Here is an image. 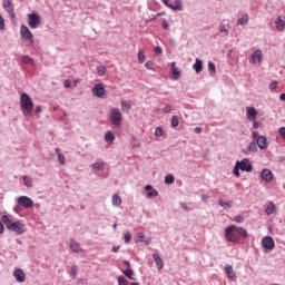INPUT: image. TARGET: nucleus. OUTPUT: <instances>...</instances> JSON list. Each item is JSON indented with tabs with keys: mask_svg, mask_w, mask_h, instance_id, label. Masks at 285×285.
Listing matches in <instances>:
<instances>
[{
	"mask_svg": "<svg viewBox=\"0 0 285 285\" xmlns=\"http://www.w3.org/2000/svg\"><path fill=\"white\" fill-rule=\"evenodd\" d=\"M225 271H226L229 279H237V276L235 275V272H233V266H230V265L226 266Z\"/></svg>",
	"mask_w": 285,
	"mask_h": 285,
	"instance_id": "25",
	"label": "nucleus"
},
{
	"mask_svg": "<svg viewBox=\"0 0 285 285\" xmlns=\"http://www.w3.org/2000/svg\"><path fill=\"white\" fill-rule=\"evenodd\" d=\"M124 239H125V244H130L132 239V234H130V232H126L124 235Z\"/></svg>",
	"mask_w": 285,
	"mask_h": 285,
	"instance_id": "38",
	"label": "nucleus"
},
{
	"mask_svg": "<svg viewBox=\"0 0 285 285\" xmlns=\"http://www.w3.org/2000/svg\"><path fill=\"white\" fill-rule=\"evenodd\" d=\"M252 138L261 150H266L268 148V139H266L265 136H259L258 131H253Z\"/></svg>",
	"mask_w": 285,
	"mask_h": 285,
	"instance_id": "4",
	"label": "nucleus"
},
{
	"mask_svg": "<svg viewBox=\"0 0 285 285\" xmlns=\"http://www.w3.org/2000/svg\"><path fill=\"white\" fill-rule=\"evenodd\" d=\"M79 272V269L77 268V265H73L71 267V272H70V276L72 277V279H77V273Z\"/></svg>",
	"mask_w": 285,
	"mask_h": 285,
	"instance_id": "37",
	"label": "nucleus"
},
{
	"mask_svg": "<svg viewBox=\"0 0 285 285\" xmlns=\"http://www.w3.org/2000/svg\"><path fill=\"white\" fill-rule=\"evenodd\" d=\"M107 71H108V69L106 68V66L97 67V75H98V77H104V75H106Z\"/></svg>",
	"mask_w": 285,
	"mask_h": 285,
	"instance_id": "33",
	"label": "nucleus"
},
{
	"mask_svg": "<svg viewBox=\"0 0 285 285\" xmlns=\"http://www.w3.org/2000/svg\"><path fill=\"white\" fill-rule=\"evenodd\" d=\"M28 19H29L28 24L30 28L35 29L38 26H41V17H39V14L29 13Z\"/></svg>",
	"mask_w": 285,
	"mask_h": 285,
	"instance_id": "9",
	"label": "nucleus"
},
{
	"mask_svg": "<svg viewBox=\"0 0 285 285\" xmlns=\"http://www.w3.org/2000/svg\"><path fill=\"white\" fill-rule=\"evenodd\" d=\"M20 107L24 117L32 115V110L35 108V102H32V98L28 94H21L20 96Z\"/></svg>",
	"mask_w": 285,
	"mask_h": 285,
	"instance_id": "3",
	"label": "nucleus"
},
{
	"mask_svg": "<svg viewBox=\"0 0 285 285\" xmlns=\"http://www.w3.org/2000/svg\"><path fill=\"white\" fill-rule=\"evenodd\" d=\"M3 8L7 10V12H9L10 17L14 19V4H12L11 1H4Z\"/></svg>",
	"mask_w": 285,
	"mask_h": 285,
	"instance_id": "17",
	"label": "nucleus"
},
{
	"mask_svg": "<svg viewBox=\"0 0 285 285\" xmlns=\"http://www.w3.org/2000/svg\"><path fill=\"white\" fill-rule=\"evenodd\" d=\"M124 264H125V266H127L128 268H130V262L124 261Z\"/></svg>",
	"mask_w": 285,
	"mask_h": 285,
	"instance_id": "64",
	"label": "nucleus"
},
{
	"mask_svg": "<svg viewBox=\"0 0 285 285\" xmlns=\"http://www.w3.org/2000/svg\"><path fill=\"white\" fill-rule=\"evenodd\" d=\"M145 190H147V197L148 199H153V197H157L159 195V191H157V189H153V187L150 185H147L145 187Z\"/></svg>",
	"mask_w": 285,
	"mask_h": 285,
	"instance_id": "20",
	"label": "nucleus"
},
{
	"mask_svg": "<svg viewBox=\"0 0 285 285\" xmlns=\"http://www.w3.org/2000/svg\"><path fill=\"white\" fill-rule=\"evenodd\" d=\"M179 126V118L177 116L171 117V128H177Z\"/></svg>",
	"mask_w": 285,
	"mask_h": 285,
	"instance_id": "40",
	"label": "nucleus"
},
{
	"mask_svg": "<svg viewBox=\"0 0 285 285\" xmlns=\"http://www.w3.org/2000/svg\"><path fill=\"white\" fill-rule=\"evenodd\" d=\"M219 206H222V208H225V209L233 208V200H229V202L219 200Z\"/></svg>",
	"mask_w": 285,
	"mask_h": 285,
	"instance_id": "31",
	"label": "nucleus"
},
{
	"mask_svg": "<svg viewBox=\"0 0 285 285\" xmlns=\"http://www.w3.org/2000/svg\"><path fill=\"white\" fill-rule=\"evenodd\" d=\"M91 92L92 95H95V97H98L99 99H104V97H106V88L102 83H96L91 89Z\"/></svg>",
	"mask_w": 285,
	"mask_h": 285,
	"instance_id": "8",
	"label": "nucleus"
},
{
	"mask_svg": "<svg viewBox=\"0 0 285 285\" xmlns=\"http://www.w3.org/2000/svg\"><path fill=\"white\" fill-rule=\"evenodd\" d=\"M18 204L23 208H32V206H35V202L28 196H20L18 198Z\"/></svg>",
	"mask_w": 285,
	"mask_h": 285,
	"instance_id": "10",
	"label": "nucleus"
},
{
	"mask_svg": "<svg viewBox=\"0 0 285 285\" xmlns=\"http://www.w3.org/2000/svg\"><path fill=\"white\" fill-rule=\"evenodd\" d=\"M23 184L24 186H27V188H32V178L28 177V176H23Z\"/></svg>",
	"mask_w": 285,
	"mask_h": 285,
	"instance_id": "34",
	"label": "nucleus"
},
{
	"mask_svg": "<svg viewBox=\"0 0 285 285\" xmlns=\"http://www.w3.org/2000/svg\"><path fill=\"white\" fill-rule=\"evenodd\" d=\"M263 59H264V53H262V50L257 49L252 53L249 63H255L256 61L262 63Z\"/></svg>",
	"mask_w": 285,
	"mask_h": 285,
	"instance_id": "12",
	"label": "nucleus"
},
{
	"mask_svg": "<svg viewBox=\"0 0 285 285\" xmlns=\"http://www.w3.org/2000/svg\"><path fill=\"white\" fill-rule=\"evenodd\" d=\"M262 246L266 248V250H273L275 248V240L271 236H265L262 239Z\"/></svg>",
	"mask_w": 285,
	"mask_h": 285,
	"instance_id": "11",
	"label": "nucleus"
},
{
	"mask_svg": "<svg viewBox=\"0 0 285 285\" xmlns=\"http://www.w3.org/2000/svg\"><path fill=\"white\" fill-rule=\"evenodd\" d=\"M271 90H275L277 88V81H274L269 85Z\"/></svg>",
	"mask_w": 285,
	"mask_h": 285,
	"instance_id": "58",
	"label": "nucleus"
},
{
	"mask_svg": "<svg viewBox=\"0 0 285 285\" xmlns=\"http://www.w3.org/2000/svg\"><path fill=\"white\" fill-rule=\"evenodd\" d=\"M105 141H107V144H112V141H115V134H112V131H107L105 134Z\"/></svg>",
	"mask_w": 285,
	"mask_h": 285,
	"instance_id": "26",
	"label": "nucleus"
},
{
	"mask_svg": "<svg viewBox=\"0 0 285 285\" xmlns=\"http://www.w3.org/2000/svg\"><path fill=\"white\" fill-rule=\"evenodd\" d=\"M165 184H168V185L175 184V176H173V175L166 176L165 177Z\"/></svg>",
	"mask_w": 285,
	"mask_h": 285,
	"instance_id": "42",
	"label": "nucleus"
},
{
	"mask_svg": "<svg viewBox=\"0 0 285 285\" xmlns=\"http://www.w3.org/2000/svg\"><path fill=\"white\" fill-rule=\"evenodd\" d=\"M208 71H209V75H212V77L215 75L216 67L213 62H208Z\"/></svg>",
	"mask_w": 285,
	"mask_h": 285,
	"instance_id": "41",
	"label": "nucleus"
},
{
	"mask_svg": "<svg viewBox=\"0 0 285 285\" xmlns=\"http://www.w3.org/2000/svg\"><path fill=\"white\" fill-rule=\"evenodd\" d=\"M276 210H277V207L275 206V203L268 202L265 209L266 215H274Z\"/></svg>",
	"mask_w": 285,
	"mask_h": 285,
	"instance_id": "21",
	"label": "nucleus"
},
{
	"mask_svg": "<svg viewBox=\"0 0 285 285\" xmlns=\"http://www.w3.org/2000/svg\"><path fill=\"white\" fill-rule=\"evenodd\" d=\"M91 168H92V170H96V173L98 170H104V163H95L91 165Z\"/></svg>",
	"mask_w": 285,
	"mask_h": 285,
	"instance_id": "35",
	"label": "nucleus"
},
{
	"mask_svg": "<svg viewBox=\"0 0 285 285\" xmlns=\"http://www.w3.org/2000/svg\"><path fill=\"white\" fill-rule=\"evenodd\" d=\"M173 111V107L171 106H166L164 109H163V112H165L166 115H168V112H171Z\"/></svg>",
	"mask_w": 285,
	"mask_h": 285,
	"instance_id": "54",
	"label": "nucleus"
},
{
	"mask_svg": "<svg viewBox=\"0 0 285 285\" xmlns=\"http://www.w3.org/2000/svg\"><path fill=\"white\" fill-rule=\"evenodd\" d=\"M22 61L23 63H29L31 66L35 63V60L30 56H23Z\"/></svg>",
	"mask_w": 285,
	"mask_h": 285,
	"instance_id": "39",
	"label": "nucleus"
},
{
	"mask_svg": "<svg viewBox=\"0 0 285 285\" xmlns=\"http://www.w3.org/2000/svg\"><path fill=\"white\" fill-rule=\"evenodd\" d=\"M63 86H65V88H70V86H72V81L67 79V80H65Z\"/></svg>",
	"mask_w": 285,
	"mask_h": 285,
	"instance_id": "55",
	"label": "nucleus"
},
{
	"mask_svg": "<svg viewBox=\"0 0 285 285\" xmlns=\"http://www.w3.org/2000/svg\"><path fill=\"white\" fill-rule=\"evenodd\" d=\"M176 66H177L176 62L171 63V75H173V79H175V81H177V79H179V77H181V71Z\"/></svg>",
	"mask_w": 285,
	"mask_h": 285,
	"instance_id": "18",
	"label": "nucleus"
},
{
	"mask_svg": "<svg viewBox=\"0 0 285 285\" xmlns=\"http://www.w3.org/2000/svg\"><path fill=\"white\" fill-rule=\"evenodd\" d=\"M165 6L171 8V10H184L181 1H164Z\"/></svg>",
	"mask_w": 285,
	"mask_h": 285,
	"instance_id": "15",
	"label": "nucleus"
},
{
	"mask_svg": "<svg viewBox=\"0 0 285 285\" xmlns=\"http://www.w3.org/2000/svg\"><path fill=\"white\" fill-rule=\"evenodd\" d=\"M246 117L248 121H255L257 119V109L255 107H246Z\"/></svg>",
	"mask_w": 285,
	"mask_h": 285,
	"instance_id": "13",
	"label": "nucleus"
},
{
	"mask_svg": "<svg viewBox=\"0 0 285 285\" xmlns=\"http://www.w3.org/2000/svg\"><path fill=\"white\" fill-rule=\"evenodd\" d=\"M278 134L281 135V137H282L283 139H285V127H281V128L278 129Z\"/></svg>",
	"mask_w": 285,
	"mask_h": 285,
	"instance_id": "52",
	"label": "nucleus"
},
{
	"mask_svg": "<svg viewBox=\"0 0 285 285\" xmlns=\"http://www.w3.org/2000/svg\"><path fill=\"white\" fill-rule=\"evenodd\" d=\"M202 199H203V202H208L209 197L206 196V195H203V196H202Z\"/></svg>",
	"mask_w": 285,
	"mask_h": 285,
	"instance_id": "62",
	"label": "nucleus"
},
{
	"mask_svg": "<svg viewBox=\"0 0 285 285\" xmlns=\"http://www.w3.org/2000/svg\"><path fill=\"white\" fill-rule=\"evenodd\" d=\"M13 277L17 282L23 283L26 282V273H23V269L18 268L13 272Z\"/></svg>",
	"mask_w": 285,
	"mask_h": 285,
	"instance_id": "16",
	"label": "nucleus"
},
{
	"mask_svg": "<svg viewBox=\"0 0 285 285\" xmlns=\"http://www.w3.org/2000/svg\"><path fill=\"white\" fill-rule=\"evenodd\" d=\"M155 65L153 63V61H147L146 63H145V67H146V69L147 70H153V67H154Z\"/></svg>",
	"mask_w": 285,
	"mask_h": 285,
	"instance_id": "49",
	"label": "nucleus"
},
{
	"mask_svg": "<svg viewBox=\"0 0 285 285\" xmlns=\"http://www.w3.org/2000/svg\"><path fill=\"white\" fill-rule=\"evenodd\" d=\"M121 247L120 246H114L112 247V252L114 253H119V249H120Z\"/></svg>",
	"mask_w": 285,
	"mask_h": 285,
	"instance_id": "60",
	"label": "nucleus"
},
{
	"mask_svg": "<svg viewBox=\"0 0 285 285\" xmlns=\"http://www.w3.org/2000/svg\"><path fill=\"white\" fill-rule=\"evenodd\" d=\"M234 222H236L237 224H243L244 218L242 216L237 215L234 217Z\"/></svg>",
	"mask_w": 285,
	"mask_h": 285,
	"instance_id": "48",
	"label": "nucleus"
},
{
	"mask_svg": "<svg viewBox=\"0 0 285 285\" xmlns=\"http://www.w3.org/2000/svg\"><path fill=\"white\" fill-rule=\"evenodd\" d=\"M121 110L124 112H126V110H127V112L130 111V104H128V101H126V100H122L121 101Z\"/></svg>",
	"mask_w": 285,
	"mask_h": 285,
	"instance_id": "36",
	"label": "nucleus"
},
{
	"mask_svg": "<svg viewBox=\"0 0 285 285\" xmlns=\"http://www.w3.org/2000/svg\"><path fill=\"white\" fill-rule=\"evenodd\" d=\"M194 70L199 75L204 70V62L202 59L197 58L196 62L193 65Z\"/></svg>",
	"mask_w": 285,
	"mask_h": 285,
	"instance_id": "22",
	"label": "nucleus"
},
{
	"mask_svg": "<svg viewBox=\"0 0 285 285\" xmlns=\"http://www.w3.org/2000/svg\"><path fill=\"white\" fill-rule=\"evenodd\" d=\"M276 30L279 32H284L285 30V21L282 19V17H277L275 20Z\"/></svg>",
	"mask_w": 285,
	"mask_h": 285,
	"instance_id": "19",
	"label": "nucleus"
},
{
	"mask_svg": "<svg viewBox=\"0 0 285 285\" xmlns=\"http://www.w3.org/2000/svg\"><path fill=\"white\" fill-rule=\"evenodd\" d=\"M58 161L61 166H66V156H63V154H59Z\"/></svg>",
	"mask_w": 285,
	"mask_h": 285,
	"instance_id": "45",
	"label": "nucleus"
},
{
	"mask_svg": "<svg viewBox=\"0 0 285 285\" xmlns=\"http://www.w3.org/2000/svg\"><path fill=\"white\" fill-rule=\"evenodd\" d=\"M137 238H138V242H145V236L141 233H138Z\"/></svg>",
	"mask_w": 285,
	"mask_h": 285,
	"instance_id": "56",
	"label": "nucleus"
},
{
	"mask_svg": "<svg viewBox=\"0 0 285 285\" xmlns=\"http://www.w3.org/2000/svg\"><path fill=\"white\" fill-rule=\"evenodd\" d=\"M154 52L156 55H161V52H163L161 47H155Z\"/></svg>",
	"mask_w": 285,
	"mask_h": 285,
	"instance_id": "57",
	"label": "nucleus"
},
{
	"mask_svg": "<svg viewBox=\"0 0 285 285\" xmlns=\"http://www.w3.org/2000/svg\"><path fill=\"white\" fill-rule=\"evenodd\" d=\"M236 166L240 168V170L245 173H253V165L250 164V160L248 158H245L243 160H237Z\"/></svg>",
	"mask_w": 285,
	"mask_h": 285,
	"instance_id": "7",
	"label": "nucleus"
},
{
	"mask_svg": "<svg viewBox=\"0 0 285 285\" xmlns=\"http://www.w3.org/2000/svg\"><path fill=\"white\" fill-rule=\"evenodd\" d=\"M230 30V24H223L219 28V32H222V35H224V37H228V31Z\"/></svg>",
	"mask_w": 285,
	"mask_h": 285,
	"instance_id": "29",
	"label": "nucleus"
},
{
	"mask_svg": "<svg viewBox=\"0 0 285 285\" xmlns=\"http://www.w3.org/2000/svg\"><path fill=\"white\" fill-rule=\"evenodd\" d=\"M118 285H128V279H126L124 276H119Z\"/></svg>",
	"mask_w": 285,
	"mask_h": 285,
	"instance_id": "46",
	"label": "nucleus"
},
{
	"mask_svg": "<svg viewBox=\"0 0 285 285\" xmlns=\"http://www.w3.org/2000/svg\"><path fill=\"white\" fill-rule=\"evenodd\" d=\"M261 178L263 181L271 184L273 181V171H271V169H263L261 171Z\"/></svg>",
	"mask_w": 285,
	"mask_h": 285,
	"instance_id": "14",
	"label": "nucleus"
},
{
	"mask_svg": "<svg viewBox=\"0 0 285 285\" xmlns=\"http://www.w3.org/2000/svg\"><path fill=\"white\" fill-rule=\"evenodd\" d=\"M20 35L22 39H26V41H29V46H32V43H35V36L26 24H22L20 27Z\"/></svg>",
	"mask_w": 285,
	"mask_h": 285,
	"instance_id": "6",
	"label": "nucleus"
},
{
	"mask_svg": "<svg viewBox=\"0 0 285 285\" xmlns=\"http://www.w3.org/2000/svg\"><path fill=\"white\" fill-rule=\"evenodd\" d=\"M41 112V106L36 107V115H39Z\"/></svg>",
	"mask_w": 285,
	"mask_h": 285,
	"instance_id": "61",
	"label": "nucleus"
},
{
	"mask_svg": "<svg viewBox=\"0 0 285 285\" xmlns=\"http://www.w3.org/2000/svg\"><path fill=\"white\" fill-rule=\"evenodd\" d=\"M252 122H253L254 130H257V128H259V126H262V122H259V121L254 120Z\"/></svg>",
	"mask_w": 285,
	"mask_h": 285,
	"instance_id": "53",
	"label": "nucleus"
},
{
	"mask_svg": "<svg viewBox=\"0 0 285 285\" xmlns=\"http://www.w3.org/2000/svg\"><path fill=\"white\" fill-rule=\"evenodd\" d=\"M109 119L112 126H116L117 128H119L122 121L121 110H119V108H112L109 112Z\"/></svg>",
	"mask_w": 285,
	"mask_h": 285,
	"instance_id": "5",
	"label": "nucleus"
},
{
	"mask_svg": "<svg viewBox=\"0 0 285 285\" xmlns=\"http://www.w3.org/2000/svg\"><path fill=\"white\" fill-rule=\"evenodd\" d=\"M161 26H163L164 30H170V24H168L167 20H163Z\"/></svg>",
	"mask_w": 285,
	"mask_h": 285,
	"instance_id": "47",
	"label": "nucleus"
},
{
	"mask_svg": "<svg viewBox=\"0 0 285 285\" xmlns=\"http://www.w3.org/2000/svg\"><path fill=\"white\" fill-rule=\"evenodd\" d=\"M225 237L227 242L232 244H237L242 237L246 239L248 237V232L244 227H237L235 225H230L225 228Z\"/></svg>",
	"mask_w": 285,
	"mask_h": 285,
	"instance_id": "1",
	"label": "nucleus"
},
{
	"mask_svg": "<svg viewBox=\"0 0 285 285\" xmlns=\"http://www.w3.org/2000/svg\"><path fill=\"white\" fill-rule=\"evenodd\" d=\"M112 206H121V197L114 195L111 198Z\"/></svg>",
	"mask_w": 285,
	"mask_h": 285,
	"instance_id": "30",
	"label": "nucleus"
},
{
	"mask_svg": "<svg viewBox=\"0 0 285 285\" xmlns=\"http://www.w3.org/2000/svg\"><path fill=\"white\" fill-rule=\"evenodd\" d=\"M194 132H196V135H200L202 128H200V127H196V128L194 129Z\"/></svg>",
	"mask_w": 285,
	"mask_h": 285,
	"instance_id": "59",
	"label": "nucleus"
},
{
	"mask_svg": "<svg viewBox=\"0 0 285 285\" xmlns=\"http://www.w3.org/2000/svg\"><path fill=\"white\" fill-rule=\"evenodd\" d=\"M2 223L7 226L8 230L17 233V235H23V224L21 222H13L8 215L2 216Z\"/></svg>",
	"mask_w": 285,
	"mask_h": 285,
	"instance_id": "2",
	"label": "nucleus"
},
{
	"mask_svg": "<svg viewBox=\"0 0 285 285\" xmlns=\"http://www.w3.org/2000/svg\"><path fill=\"white\" fill-rule=\"evenodd\" d=\"M279 99L281 101H285V94H281Z\"/></svg>",
	"mask_w": 285,
	"mask_h": 285,
	"instance_id": "63",
	"label": "nucleus"
},
{
	"mask_svg": "<svg viewBox=\"0 0 285 285\" xmlns=\"http://www.w3.org/2000/svg\"><path fill=\"white\" fill-rule=\"evenodd\" d=\"M236 23L237 26H246V23H248V14H243V17L238 19Z\"/></svg>",
	"mask_w": 285,
	"mask_h": 285,
	"instance_id": "28",
	"label": "nucleus"
},
{
	"mask_svg": "<svg viewBox=\"0 0 285 285\" xmlns=\"http://www.w3.org/2000/svg\"><path fill=\"white\" fill-rule=\"evenodd\" d=\"M247 153H257V142L254 140L246 147Z\"/></svg>",
	"mask_w": 285,
	"mask_h": 285,
	"instance_id": "27",
	"label": "nucleus"
},
{
	"mask_svg": "<svg viewBox=\"0 0 285 285\" xmlns=\"http://www.w3.org/2000/svg\"><path fill=\"white\" fill-rule=\"evenodd\" d=\"M153 257L158 266V269L161 271V268H164V259L159 257V254H154Z\"/></svg>",
	"mask_w": 285,
	"mask_h": 285,
	"instance_id": "24",
	"label": "nucleus"
},
{
	"mask_svg": "<svg viewBox=\"0 0 285 285\" xmlns=\"http://www.w3.org/2000/svg\"><path fill=\"white\" fill-rule=\"evenodd\" d=\"M6 22L3 21V17L0 14V30H4Z\"/></svg>",
	"mask_w": 285,
	"mask_h": 285,
	"instance_id": "51",
	"label": "nucleus"
},
{
	"mask_svg": "<svg viewBox=\"0 0 285 285\" xmlns=\"http://www.w3.org/2000/svg\"><path fill=\"white\" fill-rule=\"evenodd\" d=\"M138 61L139 63H144V61H146V55L144 53L142 50L138 52Z\"/></svg>",
	"mask_w": 285,
	"mask_h": 285,
	"instance_id": "43",
	"label": "nucleus"
},
{
	"mask_svg": "<svg viewBox=\"0 0 285 285\" xmlns=\"http://www.w3.org/2000/svg\"><path fill=\"white\" fill-rule=\"evenodd\" d=\"M70 248L72 253H79V250H81V245L77 240L70 239Z\"/></svg>",
	"mask_w": 285,
	"mask_h": 285,
	"instance_id": "23",
	"label": "nucleus"
},
{
	"mask_svg": "<svg viewBox=\"0 0 285 285\" xmlns=\"http://www.w3.org/2000/svg\"><path fill=\"white\" fill-rule=\"evenodd\" d=\"M155 136L156 137H164V129L161 127H157L155 130Z\"/></svg>",
	"mask_w": 285,
	"mask_h": 285,
	"instance_id": "44",
	"label": "nucleus"
},
{
	"mask_svg": "<svg viewBox=\"0 0 285 285\" xmlns=\"http://www.w3.org/2000/svg\"><path fill=\"white\" fill-rule=\"evenodd\" d=\"M239 170H240V168L237 166V165H235V168H234V170H233V173H234V175H235V177H239Z\"/></svg>",
	"mask_w": 285,
	"mask_h": 285,
	"instance_id": "50",
	"label": "nucleus"
},
{
	"mask_svg": "<svg viewBox=\"0 0 285 285\" xmlns=\"http://www.w3.org/2000/svg\"><path fill=\"white\" fill-rule=\"evenodd\" d=\"M124 275L128 277V279H135L132 278V275H135V272L132 268L128 267L127 269L122 271Z\"/></svg>",
	"mask_w": 285,
	"mask_h": 285,
	"instance_id": "32",
	"label": "nucleus"
}]
</instances>
